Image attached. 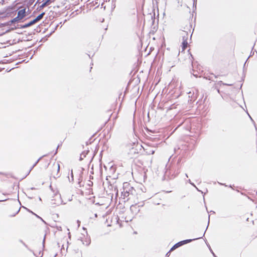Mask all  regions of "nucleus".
I'll return each mask as SVG.
<instances>
[{
	"mask_svg": "<svg viewBox=\"0 0 257 257\" xmlns=\"http://www.w3.org/2000/svg\"><path fill=\"white\" fill-rule=\"evenodd\" d=\"M138 147V145H136L135 143L133 144L129 145L127 147L129 150L128 152V154L129 157L131 158H135L138 154V149L137 147Z\"/></svg>",
	"mask_w": 257,
	"mask_h": 257,
	"instance_id": "1",
	"label": "nucleus"
},
{
	"mask_svg": "<svg viewBox=\"0 0 257 257\" xmlns=\"http://www.w3.org/2000/svg\"><path fill=\"white\" fill-rule=\"evenodd\" d=\"M135 192L136 190L133 187H130L128 188L125 187L122 192V196H123V199L127 198V200H128L131 199L130 196L133 195Z\"/></svg>",
	"mask_w": 257,
	"mask_h": 257,
	"instance_id": "2",
	"label": "nucleus"
},
{
	"mask_svg": "<svg viewBox=\"0 0 257 257\" xmlns=\"http://www.w3.org/2000/svg\"><path fill=\"white\" fill-rule=\"evenodd\" d=\"M35 24V21L33 20L27 24H25L24 25H20L19 28H21V29H25V28H27L29 27H30L32 25H34Z\"/></svg>",
	"mask_w": 257,
	"mask_h": 257,
	"instance_id": "3",
	"label": "nucleus"
},
{
	"mask_svg": "<svg viewBox=\"0 0 257 257\" xmlns=\"http://www.w3.org/2000/svg\"><path fill=\"white\" fill-rule=\"evenodd\" d=\"M26 16V9H23L22 10H19L18 12V16L20 19H22Z\"/></svg>",
	"mask_w": 257,
	"mask_h": 257,
	"instance_id": "4",
	"label": "nucleus"
},
{
	"mask_svg": "<svg viewBox=\"0 0 257 257\" xmlns=\"http://www.w3.org/2000/svg\"><path fill=\"white\" fill-rule=\"evenodd\" d=\"M21 19L20 18H19V17L17 16L16 18H14L13 19L11 20L9 22H8V25H10L13 23H18L19 22Z\"/></svg>",
	"mask_w": 257,
	"mask_h": 257,
	"instance_id": "5",
	"label": "nucleus"
},
{
	"mask_svg": "<svg viewBox=\"0 0 257 257\" xmlns=\"http://www.w3.org/2000/svg\"><path fill=\"white\" fill-rule=\"evenodd\" d=\"M44 15L45 13L43 12L34 19L33 20L35 21V24L40 21L43 18Z\"/></svg>",
	"mask_w": 257,
	"mask_h": 257,
	"instance_id": "6",
	"label": "nucleus"
},
{
	"mask_svg": "<svg viewBox=\"0 0 257 257\" xmlns=\"http://www.w3.org/2000/svg\"><path fill=\"white\" fill-rule=\"evenodd\" d=\"M89 153V151L83 152L81 154L79 158L80 161H82L84 158L86 157V155Z\"/></svg>",
	"mask_w": 257,
	"mask_h": 257,
	"instance_id": "7",
	"label": "nucleus"
},
{
	"mask_svg": "<svg viewBox=\"0 0 257 257\" xmlns=\"http://www.w3.org/2000/svg\"><path fill=\"white\" fill-rule=\"evenodd\" d=\"M181 35L182 36L183 41H184V40L186 41H187L188 36V34L187 32L183 31Z\"/></svg>",
	"mask_w": 257,
	"mask_h": 257,
	"instance_id": "8",
	"label": "nucleus"
},
{
	"mask_svg": "<svg viewBox=\"0 0 257 257\" xmlns=\"http://www.w3.org/2000/svg\"><path fill=\"white\" fill-rule=\"evenodd\" d=\"M187 46H188V42H187V41H186L184 40V41H183L182 43V51H184L186 49Z\"/></svg>",
	"mask_w": 257,
	"mask_h": 257,
	"instance_id": "9",
	"label": "nucleus"
},
{
	"mask_svg": "<svg viewBox=\"0 0 257 257\" xmlns=\"http://www.w3.org/2000/svg\"><path fill=\"white\" fill-rule=\"evenodd\" d=\"M201 238V237H198V238ZM197 239H198V238H197ZM195 239H196V238H194V239H186V240L181 241V242L182 243V244L183 245L186 243H189V242H191L192 240H194Z\"/></svg>",
	"mask_w": 257,
	"mask_h": 257,
	"instance_id": "10",
	"label": "nucleus"
},
{
	"mask_svg": "<svg viewBox=\"0 0 257 257\" xmlns=\"http://www.w3.org/2000/svg\"><path fill=\"white\" fill-rule=\"evenodd\" d=\"M42 159V157H40L35 163L33 165L31 169L30 170L29 173L31 172V171L33 169V168L37 164V163L39 162V161Z\"/></svg>",
	"mask_w": 257,
	"mask_h": 257,
	"instance_id": "11",
	"label": "nucleus"
},
{
	"mask_svg": "<svg viewBox=\"0 0 257 257\" xmlns=\"http://www.w3.org/2000/svg\"><path fill=\"white\" fill-rule=\"evenodd\" d=\"M90 243V239H88V240L87 241H86V243H85L84 242H83V244L86 246L89 245Z\"/></svg>",
	"mask_w": 257,
	"mask_h": 257,
	"instance_id": "12",
	"label": "nucleus"
},
{
	"mask_svg": "<svg viewBox=\"0 0 257 257\" xmlns=\"http://www.w3.org/2000/svg\"><path fill=\"white\" fill-rule=\"evenodd\" d=\"M20 210V208H19V209L15 213L13 214H11L9 215L10 217H14L16 216V214H17L19 211Z\"/></svg>",
	"mask_w": 257,
	"mask_h": 257,
	"instance_id": "13",
	"label": "nucleus"
},
{
	"mask_svg": "<svg viewBox=\"0 0 257 257\" xmlns=\"http://www.w3.org/2000/svg\"><path fill=\"white\" fill-rule=\"evenodd\" d=\"M177 248H178V246H177V245L175 244V245H174L172 247V248H171V249H170V251H172V250H174V249H176Z\"/></svg>",
	"mask_w": 257,
	"mask_h": 257,
	"instance_id": "14",
	"label": "nucleus"
},
{
	"mask_svg": "<svg viewBox=\"0 0 257 257\" xmlns=\"http://www.w3.org/2000/svg\"><path fill=\"white\" fill-rule=\"evenodd\" d=\"M177 248H178V246H177V245L175 244V245H174L172 247V248H171V249H170V251H172V250H174V249H176Z\"/></svg>",
	"mask_w": 257,
	"mask_h": 257,
	"instance_id": "15",
	"label": "nucleus"
},
{
	"mask_svg": "<svg viewBox=\"0 0 257 257\" xmlns=\"http://www.w3.org/2000/svg\"><path fill=\"white\" fill-rule=\"evenodd\" d=\"M177 248H178V246H177V245L175 244V245H174L172 247V248H171V249H170V251H172V250H174V249H176Z\"/></svg>",
	"mask_w": 257,
	"mask_h": 257,
	"instance_id": "16",
	"label": "nucleus"
},
{
	"mask_svg": "<svg viewBox=\"0 0 257 257\" xmlns=\"http://www.w3.org/2000/svg\"><path fill=\"white\" fill-rule=\"evenodd\" d=\"M34 255H35V256H36V257H42V256H43V253H42V252H41V251H40V252H39V254H38V255H36V254H35L34 253Z\"/></svg>",
	"mask_w": 257,
	"mask_h": 257,
	"instance_id": "17",
	"label": "nucleus"
},
{
	"mask_svg": "<svg viewBox=\"0 0 257 257\" xmlns=\"http://www.w3.org/2000/svg\"><path fill=\"white\" fill-rule=\"evenodd\" d=\"M46 6H47V5L45 2H44L41 5V6H40V8H43Z\"/></svg>",
	"mask_w": 257,
	"mask_h": 257,
	"instance_id": "18",
	"label": "nucleus"
},
{
	"mask_svg": "<svg viewBox=\"0 0 257 257\" xmlns=\"http://www.w3.org/2000/svg\"><path fill=\"white\" fill-rule=\"evenodd\" d=\"M134 208L137 209L136 205H133L131 206V210L133 211Z\"/></svg>",
	"mask_w": 257,
	"mask_h": 257,
	"instance_id": "19",
	"label": "nucleus"
},
{
	"mask_svg": "<svg viewBox=\"0 0 257 257\" xmlns=\"http://www.w3.org/2000/svg\"><path fill=\"white\" fill-rule=\"evenodd\" d=\"M219 83H220V84H223L224 85H227V86H231L232 85V84L224 83L222 81H219Z\"/></svg>",
	"mask_w": 257,
	"mask_h": 257,
	"instance_id": "20",
	"label": "nucleus"
},
{
	"mask_svg": "<svg viewBox=\"0 0 257 257\" xmlns=\"http://www.w3.org/2000/svg\"><path fill=\"white\" fill-rule=\"evenodd\" d=\"M176 244L177 245L178 247L181 246L182 245V243L181 242V241H179L178 242H177V243H176Z\"/></svg>",
	"mask_w": 257,
	"mask_h": 257,
	"instance_id": "21",
	"label": "nucleus"
},
{
	"mask_svg": "<svg viewBox=\"0 0 257 257\" xmlns=\"http://www.w3.org/2000/svg\"><path fill=\"white\" fill-rule=\"evenodd\" d=\"M46 4L48 5H49L50 4V3H51V0H46L45 2Z\"/></svg>",
	"mask_w": 257,
	"mask_h": 257,
	"instance_id": "22",
	"label": "nucleus"
},
{
	"mask_svg": "<svg viewBox=\"0 0 257 257\" xmlns=\"http://www.w3.org/2000/svg\"><path fill=\"white\" fill-rule=\"evenodd\" d=\"M57 172H59V171H60V165L59 164H57Z\"/></svg>",
	"mask_w": 257,
	"mask_h": 257,
	"instance_id": "23",
	"label": "nucleus"
},
{
	"mask_svg": "<svg viewBox=\"0 0 257 257\" xmlns=\"http://www.w3.org/2000/svg\"><path fill=\"white\" fill-rule=\"evenodd\" d=\"M210 250L211 251V252H212V254H213V255L214 256V257H217L215 254H214V253L213 252L212 250L211 249V248H210Z\"/></svg>",
	"mask_w": 257,
	"mask_h": 257,
	"instance_id": "24",
	"label": "nucleus"
},
{
	"mask_svg": "<svg viewBox=\"0 0 257 257\" xmlns=\"http://www.w3.org/2000/svg\"><path fill=\"white\" fill-rule=\"evenodd\" d=\"M31 213L33 214H34L35 215H36L37 216V217H38V218H40V217L39 216V215H37V214H36L35 213H34V212H31Z\"/></svg>",
	"mask_w": 257,
	"mask_h": 257,
	"instance_id": "25",
	"label": "nucleus"
},
{
	"mask_svg": "<svg viewBox=\"0 0 257 257\" xmlns=\"http://www.w3.org/2000/svg\"><path fill=\"white\" fill-rule=\"evenodd\" d=\"M71 177H72V180H73V173H72V170L71 171Z\"/></svg>",
	"mask_w": 257,
	"mask_h": 257,
	"instance_id": "26",
	"label": "nucleus"
},
{
	"mask_svg": "<svg viewBox=\"0 0 257 257\" xmlns=\"http://www.w3.org/2000/svg\"><path fill=\"white\" fill-rule=\"evenodd\" d=\"M189 182L191 185H192L193 186H195V185H194L193 183H191V182L190 180H189Z\"/></svg>",
	"mask_w": 257,
	"mask_h": 257,
	"instance_id": "27",
	"label": "nucleus"
},
{
	"mask_svg": "<svg viewBox=\"0 0 257 257\" xmlns=\"http://www.w3.org/2000/svg\"><path fill=\"white\" fill-rule=\"evenodd\" d=\"M45 237H44V239H43V246H44V242H45Z\"/></svg>",
	"mask_w": 257,
	"mask_h": 257,
	"instance_id": "28",
	"label": "nucleus"
},
{
	"mask_svg": "<svg viewBox=\"0 0 257 257\" xmlns=\"http://www.w3.org/2000/svg\"><path fill=\"white\" fill-rule=\"evenodd\" d=\"M43 222H44L45 223H46V222L40 217V218H39Z\"/></svg>",
	"mask_w": 257,
	"mask_h": 257,
	"instance_id": "29",
	"label": "nucleus"
},
{
	"mask_svg": "<svg viewBox=\"0 0 257 257\" xmlns=\"http://www.w3.org/2000/svg\"><path fill=\"white\" fill-rule=\"evenodd\" d=\"M43 222H44L45 223H46V222L40 217V218H39Z\"/></svg>",
	"mask_w": 257,
	"mask_h": 257,
	"instance_id": "30",
	"label": "nucleus"
},
{
	"mask_svg": "<svg viewBox=\"0 0 257 257\" xmlns=\"http://www.w3.org/2000/svg\"><path fill=\"white\" fill-rule=\"evenodd\" d=\"M59 146H60V145H58V146L57 148V150H56V152H55V154H56L57 153V149H58V148L59 147Z\"/></svg>",
	"mask_w": 257,
	"mask_h": 257,
	"instance_id": "31",
	"label": "nucleus"
},
{
	"mask_svg": "<svg viewBox=\"0 0 257 257\" xmlns=\"http://www.w3.org/2000/svg\"><path fill=\"white\" fill-rule=\"evenodd\" d=\"M208 218H209V219H208V225H209V218H210V215H208Z\"/></svg>",
	"mask_w": 257,
	"mask_h": 257,
	"instance_id": "32",
	"label": "nucleus"
},
{
	"mask_svg": "<svg viewBox=\"0 0 257 257\" xmlns=\"http://www.w3.org/2000/svg\"><path fill=\"white\" fill-rule=\"evenodd\" d=\"M77 222L78 223V226H79L80 225L79 223H80V221L79 220H77Z\"/></svg>",
	"mask_w": 257,
	"mask_h": 257,
	"instance_id": "33",
	"label": "nucleus"
},
{
	"mask_svg": "<svg viewBox=\"0 0 257 257\" xmlns=\"http://www.w3.org/2000/svg\"><path fill=\"white\" fill-rule=\"evenodd\" d=\"M125 184L126 185H127V186H128V185H129V184H127V183H124V186L125 185Z\"/></svg>",
	"mask_w": 257,
	"mask_h": 257,
	"instance_id": "34",
	"label": "nucleus"
},
{
	"mask_svg": "<svg viewBox=\"0 0 257 257\" xmlns=\"http://www.w3.org/2000/svg\"><path fill=\"white\" fill-rule=\"evenodd\" d=\"M189 55H190V57H191L192 58H193L192 55L191 54H189Z\"/></svg>",
	"mask_w": 257,
	"mask_h": 257,
	"instance_id": "35",
	"label": "nucleus"
},
{
	"mask_svg": "<svg viewBox=\"0 0 257 257\" xmlns=\"http://www.w3.org/2000/svg\"><path fill=\"white\" fill-rule=\"evenodd\" d=\"M169 252H170V251H169L168 252H167V253H166V256H168V254L169 253Z\"/></svg>",
	"mask_w": 257,
	"mask_h": 257,
	"instance_id": "36",
	"label": "nucleus"
},
{
	"mask_svg": "<svg viewBox=\"0 0 257 257\" xmlns=\"http://www.w3.org/2000/svg\"><path fill=\"white\" fill-rule=\"evenodd\" d=\"M6 200H0V202H2V201H5Z\"/></svg>",
	"mask_w": 257,
	"mask_h": 257,
	"instance_id": "37",
	"label": "nucleus"
},
{
	"mask_svg": "<svg viewBox=\"0 0 257 257\" xmlns=\"http://www.w3.org/2000/svg\"><path fill=\"white\" fill-rule=\"evenodd\" d=\"M217 91L218 93H219V89H217Z\"/></svg>",
	"mask_w": 257,
	"mask_h": 257,
	"instance_id": "38",
	"label": "nucleus"
},
{
	"mask_svg": "<svg viewBox=\"0 0 257 257\" xmlns=\"http://www.w3.org/2000/svg\"><path fill=\"white\" fill-rule=\"evenodd\" d=\"M185 176H186V177H188V175L187 174H185Z\"/></svg>",
	"mask_w": 257,
	"mask_h": 257,
	"instance_id": "39",
	"label": "nucleus"
},
{
	"mask_svg": "<svg viewBox=\"0 0 257 257\" xmlns=\"http://www.w3.org/2000/svg\"><path fill=\"white\" fill-rule=\"evenodd\" d=\"M95 216L96 217L97 216V214H95Z\"/></svg>",
	"mask_w": 257,
	"mask_h": 257,
	"instance_id": "40",
	"label": "nucleus"
},
{
	"mask_svg": "<svg viewBox=\"0 0 257 257\" xmlns=\"http://www.w3.org/2000/svg\"><path fill=\"white\" fill-rule=\"evenodd\" d=\"M154 152H154V151H152V154H154Z\"/></svg>",
	"mask_w": 257,
	"mask_h": 257,
	"instance_id": "41",
	"label": "nucleus"
},
{
	"mask_svg": "<svg viewBox=\"0 0 257 257\" xmlns=\"http://www.w3.org/2000/svg\"><path fill=\"white\" fill-rule=\"evenodd\" d=\"M59 177V175H58V174H57V177Z\"/></svg>",
	"mask_w": 257,
	"mask_h": 257,
	"instance_id": "42",
	"label": "nucleus"
},
{
	"mask_svg": "<svg viewBox=\"0 0 257 257\" xmlns=\"http://www.w3.org/2000/svg\"><path fill=\"white\" fill-rule=\"evenodd\" d=\"M56 255H57V254H55L54 257H56Z\"/></svg>",
	"mask_w": 257,
	"mask_h": 257,
	"instance_id": "43",
	"label": "nucleus"
}]
</instances>
